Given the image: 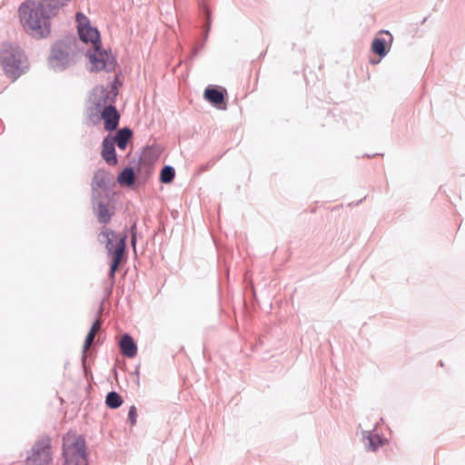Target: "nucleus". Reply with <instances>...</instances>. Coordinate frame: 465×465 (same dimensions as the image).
Listing matches in <instances>:
<instances>
[{
    "mask_svg": "<svg viewBox=\"0 0 465 465\" xmlns=\"http://www.w3.org/2000/svg\"><path fill=\"white\" fill-rule=\"evenodd\" d=\"M44 0H25L18 8L25 31L36 39L46 38L51 33V20L57 15Z\"/></svg>",
    "mask_w": 465,
    "mask_h": 465,
    "instance_id": "1",
    "label": "nucleus"
},
{
    "mask_svg": "<svg viewBox=\"0 0 465 465\" xmlns=\"http://www.w3.org/2000/svg\"><path fill=\"white\" fill-rule=\"evenodd\" d=\"M76 23L80 40L84 44L91 45V48L86 54L91 64V70L113 71L116 64L115 58L112 53L101 49V40L98 30L90 25L87 16L82 13L76 14Z\"/></svg>",
    "mask_w": 465,
    "mask_h": 465,
    "instance_id": "2",
    "label": "nucleus"
},
{
    "mask_svg": "<svg viewBox=\"0 0 465 465\" xmlns=\"http://www.w3.org/2000/svg\"><path fill=\"white\" fill-rule=\"evenodd\" d=\"M0 64L5 75L12 82L16 81L29 69L25 52L18 45L10 42L0 45Z\"/></svg>",
    "mask_w": 465,
    "mask_h": 465,
    "instance_id": "3",
    "label": "nucleus"
},
{
    "mask_svg": "<svg viewBox=\"0 0 465 465\" xmlns=\"http://www.w3.org/2000/svg\"><path fill=\"white\" fill-rule=\"evenodd\" d=\"M126 235L118 236L115 232L104 229L99 234V241L105 244L108 254L112 256L109 277L114 278L115 272L123 259L125 246Z\"/></svg>",
    "mask_w": 465,
    "mask_h": 465,
    "instance_id": "4",
    "label": "nucleus"
},
{
    "mask_svg": "<svg viewBox=\"0 0 465 465\" xmlns=\"http://www.w3.org/2000/svg\"><path fill=\"white\" fill-rule=\"evenodd\" d=\"M64 465H88L85 441L81 436L67 434L64 437Z\"/></svg>",
    "mask_w": 465,
    "mask_h": 465,
    "instance_id": "5",
    "label": "nucleus"
},
{
    "mask_svg": "<svg viewBox=\"0 0 465 465\" xmlns=\"http://www.w3.org/2000/svg\"><path fill=\"white\" fill-rule=\"evenodd\" d=\"M26 465H53L49 439H42L35 444Z\"/></svg>",
    "mask_w": 465,
    "mask_h": 465,
    "instance_id": "6",
    "label": "nucleus"
},
{
    "mask_svg": "<svg viewBox=\"0 0 465 465\" xmlns=\"http://www.w3.org/2000/svg\"><path fill=\"white\" fill-rule=\"evenodd\" d=\"M69 46L64 42L54 45L49 56L48 64L55 71H62L71 64Z\"/></svg>",
    "mask_w": 465,
    "mask_h": 465,
    "instance_id": "7",
    "label": "nucleus"
},
{
    "mask_svg": "<svg viewBox=\"0 0 465 465\" xmlns=\"http://www.w3.org/2000/svg\"><path fill=\"white\" fill-rule=\"evenodd\" d=\"M117 92L112 87L110 90L102 86L94 89L90 100L96 107L106 106L110 104L116 97Z\"/></svg>",
    "mask_w": 465,
    "mask_h": 465,
    "instance_id": "8",
    "label": "nucleus"
},
{
    "mask_svg": "<svg viewBox=\"0 0 465 465\" xmlns=\"http://www.w3.org/2000/svg\"><path fill=\"white\" fill-rule=\"evenodd\" d=\"M112 181L113 176L104 170H98L94 173L92 183L93 197L94 200L100 197L101 191H105Z\"/></svg>",
    "mask_w": 465,
    "mask_h": 465,
    "instance_id": "9",
    "label": "nucleus"
},
{
    "mask_svg": "<svg viewBox=\"0 0 465 465\" xmlns=\"http://www.w3.org/2000/svg\"><path fill=\"white\" fill-rule=\"evenodd\" d=\"M101 117L104 122V128L107 131L114 130L119 123V114L115 107L112 104H108L104 107Z\"/></svg>",
    "mask_w": 465,
    "mask_h": 465,
    "instance_id": "10",
    "label": "nucleus"
},
{
    "mask_svg": "<svg viewBox=\"0 0 465 465\" xmlns=\"http://www.w3.org/2000/svg\"><path fill=\"white\" fill-rule=\"evenodd\" d=\"M362 441L368 450L375 451L384 444L385 440L374 431L363 430Z\"/></svg>",
    "mask_w": 465,
    "mask_h": 465,
    "instance_id": "11",
    "label": "nucleus"
},
{
    "mask_svg": "<svg viewBox=\"0 0 465 465\" xmlns=\"http://www.w3.org/2000/svg\"><path fill=\"white\" fill-rule=\"evenodd\" d=\"M102 156L110 165H115L117 163L114 140L110 136L105 137L103 141Z\"/></svg>",
    "mask_w": 465,
    "mask_h": 465,
    "instance_id": "12",
    "label": "nucleus"
},
{
    "mask_svg": "<svg viewBox=\"0 0 465 465\" xmlns=\"http://www.w3.org/2000/svg\"><path fill=\"white\" fill-rule=\"evenodd\" d=\"M120 348L123 354L128 358H134L137 353V347L129 334H124L120 340Z\"/></svg>",
    "mask_w": 465,
    "mask_h": 465,
    "instance_id": "13",
    "label": "nucleus"
},
{
    "mask_svg": "<svg viewBox=\"0 0 465 465\" xmlns=\"http://www.w3.org/2000/svg\"><path fill=\"white\" fill-rule=\"evenodd\" d=\"M131 136V130L123 128L117 132L115 137L113 139L114 140V144L116 143L119 149L124 150Z\"/></svg>",
    "mask_w": 465,
    "mask_h": 465,
    "instance_id": "14",
    "label": "nucleus"
},
{
    "mask_svg": "<svg viewBox=\"0 0 465 465\" xmlns=\"http://www.w3.org/2000/svg\"><path fill=\"white\" fill-rule=\"evenodd\" d=\"M204 97L214 105L221 104L224 100L223 94L216 88H206Z\"/></svg>",
    "mask_w": 465,
    "mask_h": 465,
    "instance_id": "15",
    "label": "nucleus"
},
{
    "mask_svg": "<svg viewBox=\"0 0 465 465\" xmlns=\"http://www.w3.org/2000/svg\"><path fill=\"white\" fill-rule=\"evenodd\" d=\"M98 221L101 223H107L111 220L112 212L109 210L108 205L99 203L96 208Z\"/></svg>",
    "mask_w": 465,
    "mask_h": 465,
    "instance_id": "16",
    "label": "nucleus"
},
{
    "mask_svg": "<svg viewBox=\"0 0 465 465\" xmlns=\"http://www.w3.org/2000/svg\"><path fill=\"white\" fill-rule=\"evenodd\" d=\"M117 182L121 185L131 186L134 183V172L132 168H125L117 177Z\"/></svg>",
    "mask_w": 465,
    "mask_h": 465,
    "instance_id": "17",
    "label": "nucleus"
},
{
    "mask_svg": "<svg viewBox=\"0 0 465 465\" xmlns=\"http://www.w3.org/2000/svg\"><path fill=\"white\" fill-rule=\"evenodd\" d=\"M105 402L108 407L112 409H116L122 405L123 401L121 396L117 392L111 391L107 394Z\"/></svg>",
    "mask_w": 465,
    "mask_h": 465,
    "instance_id": "18",
    "label": "nucleus"
},
{
    "mask_svg": "<svg viewBox=\"0 0 465 465\" xmlns=\"http://www.w3.org/2000/svg\"><path fill=\"white\" fill-rule=\"evenodd\" d=\"M371 50L374 54H379L383 57L387 54V51L385 48V42L383 39L375 38L371 44Z\"/></svg>",
    "mask_w": 465,
    "mask_h": 465,
    "instance_id": "19",
    "label": "nucleus"
},
{
    "mask_svg": "<svg viewBox=\"0 0 465 465\" xmlns=\"http://www.w3.org/2000/svg\"><path fill=\"white\" fill-rule=\"evenodd\" d=\"M174 175H175L174 169L170 165H166L161 171V176H160L161 182L163 183H169L173 180Z\"/></svg>",
    "mask_w": 465,
    "mask_h": 465,
    "instance_id": "20",
    "label": "nucleus"
},
{
    "mask_svg": "<svg viewBox=\"0 0 465 465\" xmlns=\"http://www.w3.org/2000/svg\"><path fill=\"white\" fill-rule=\"evenodd\" d=\"M94 337L95 334H94L93 332H88L84 344V353L91 347V345L94 342Z\"/></svg>",
    "mask_w": 465,
    "mask_h": 465,
    "instance_id": "21",
    "label": "nucleus"
},
{
    "mask_svg": "<svg viewBox=\"0 0 465 465\" xmlns=\"http://www.w3.org/2000/svg\"><path fill=\"white\" fill-rule=\"evenodd\" d=\"M128 418L131 422V425H134L137 418L136 408L134 406L130 407L128 411Z\"/></svg>",
    "mask_w": 465,
    "mask_h": 465,
    "instance_id": "22",
    "label": "nucleus"
},
{
    "mask_svg": "<svg viewBox=\"0 0 465 465\" xmlns=\"http://www.w3.org/2000/svg\"><path fill=\"white\" fill-rule=\"evenodd\" d=\"M101 328V322L99 320H96L94 324L92 325L89 332H93L94 334L96 335L97 331L100 330Z\"/></svg>",
    "mask_w": 465,
    "mask_h": 465,
    "instance_id": "23",
    "label": "nucleus"
},
{
    "mask_svg": "<svg viewBox=\"0 0 465 465\" xmlns=\"http://www.w3.org/2000/svg\"><path fill=\"white\" fill-rule=\"evenodd\" d=\"M135 228H136V225L135 224H133L132 228H131V231H132V245L134 248H135V244H136V235H135Z\"/></svg>",
    "mask_w": 465,
    "mask_h": 465,
    "instance_id": "24",
    "label": "nucleus"
}]
</instances>
